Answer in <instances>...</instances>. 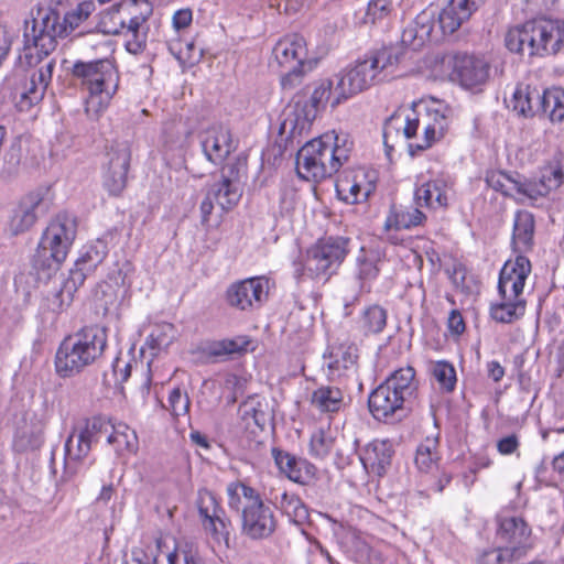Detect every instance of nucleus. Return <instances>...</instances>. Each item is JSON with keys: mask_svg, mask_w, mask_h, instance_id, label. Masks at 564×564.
Here are the masks:
<instances>
[{"mask_svg": "<svg viewBox=\"0 0 564 564\" xmlns=\"http://www.w3.org/2000/svg\"><path fill=\"white\" fill-rule=\"evenodd\" d=\"M107 425L102 419L94 417L70 433L65 442L64 468L67 477L77 474L90 453L91 444L98 441L102 430L107 431Z\"/></svg>", "mask_w": 564, "mask_h": 564, "instance_id": "9b49d317", "label": "nucleus"}, {"mask_svg": "<svg viewBox=\"0 0 564 564\" xmlns=\"http://www.w3.org/2000/svg\"><path fill=\"white\" fill-rule=\"evenodd\" d=\"M381 258L375 251L366 252L361 249V254L357 258V279L360 288L365 289L367 284L373 281L380 272Z\"/></svg>", "mask_w": 564, "mask_h": 564, "instance_id": "c03bdc74", "label": "nucleus"}, {"mask_svg": "<svg viewBox=\"0 0 564 564\" xmlns=\"http://www.w3.org/2000/svg\"><path fill=\"white\" fill-rule=\"evenodd\" d=\"M421 206H403L392 204L383 224V230H409L422 226L426 221V215L420 209Z\"/></svg>", "mask_w": 564, "mask_h": 564, "instance_id": "cd10ccee", "label": "nucleus"}, {"mask_svg": "<svg viewBox=\"0 0 564 564\" xmlns=\"http://www.w3.org/2000/svg\"><path fill=\"white\" fill-rule=\"evenodd\" d=\"M564 181V173L560 164H551L542 170L539 182L522 181L518 178L514 196L524 202L525 199L535 200L539 197L546 196L552 189L557 188Z\"/></svg>", "mask_w": 564, "mask_h": 564, "instance_id": "4be33fe9", "label": "nucleus"}, {"mask_svg": "<svg viewBox=\"0 0 564 564\" xmlns=\"http://www.w3.org/2000/svg\"><path fill=\"white\" fill-rule=\"evenodd\" d=\"M147 0H123L102 12L98 26L104 34H120L129 23L138 25L151 14Z\"/></svg>", "mask_w": 564, "mask_h": 564, "instance_id": "ddd939ff", "label": "nucleus"}, {"mask_svg": "<svg viewBox=\"0 0 564 564\" xmlns=\"http://www.w3.org/2000/svg\"><path fill=\"white\" fill-rule=\"evenodd\" d=\"M392 454L389 441L375 440L364 448L360 460L367 471L381 476L391 464Z\"/></svg>", "mask_w": 564, "mask_h": 564, "instance_id": "2f4dec72", "label": "nucleus"}, {"mask_svg": "<svg viewBox=\"0 0 564 564\" xmlns=\"http://www.w3.org/2000/svg\"><path fill=\"white\" fill-rule=\"evenodd\" d=\"M176 329L171 323L158 324L147 338V345L152 350L166 349L175 339Z\"/></svg>", "mask_w": 564, "mask_h": 564, "instance_id": "09e8293b", "label": "nucleus"}, {"mask_svg": "<svg viewBox=\"0 0 564 564\" xmlns=\"http://www.w3.org/2000/svg\"><path fill=\"white\" fill-rule=\"evenodd\" d=\"M437 438H426L416 449L415 465L420 473L427 476H437L438 474V454L436 452Z\"/></svg>", "mask_w": 564, "mask_h": 564, "instance_id": "79ce46f5", "label": "nucleus"}, {"mask_svg": "<svg viewBox=\"0 0 564 564\" xmlns=\"http://www.w3.org/2000/svg\"><path fill=\"white\" fill-rule=\"evenodd\" d=\"M95 10L93 1H83L62 18L56 10L41 9L33 20L31 33H24V57L30 66L47 57L57 45L58 37L72 34Z\"/></svg>", "mask_w": 564, "mask_h": 564, "instance_id": "f03ea898", "label": "nucleus"}, {"mask_svg": "<svg viewBox=\"0 0 564 564\" xmlns=\"http://www.w3.org/2000/svg\"><path fill=\"white\" fill-rule=\"evenodd\" d=\"M239 410L241 419L248 427L253 424L257 427L263 429L270 420L268 402L259 395L249 397L242 402Z\"/></svg>", "mask_w": 564, "mask_h": 564, "instance_id": "ea45409f", "label": "nucleus"}, {"mask_svg": "<svg viewBox=\"0 0 564 564\" xmlns=\"http://www.w3.org/2000/svg\"><path fill=\"white\" fill-rule=\"evenodd\" d=\"M530 272L531 263L523 256H517L513 261H507L500 271L498 282L500 296L522 297L523 288Z\"/></svg>", "mask_w": 564, "mask_h": 564, "instance_id": "b1692460", "label": "nucleus"}, {"mask_svg": "<svg viewBox=\"0 0 564 564\" xmlns=\"http://www.w3.org/2000/svg\"><path fill=\"white\" fill-rule=\"evenodd\" d=\"M107 347V330L89 325L66 337L55 355V370L62 378L73 377L98 360Z\"/></svg>", "mask_w": 564, "mask_h": 564, "instance_id": "39448f33", "label": "nucleus"}, {"mask_svg": "<svg viewBox=\"0 0 564 564\" xmlns=\"http://www.w3.org/2000/svg\"><path fill=\"white\" fill-rule=\"evenodd\" d=\"M414 369L412 367L401 368L394 371L383 383L389 384L392 391L398 392L402 399L410 398L414 390Z\"/></svg>", "mask_w": 564, "mask_h": 564, "instance_id": "a18cd8bd", "label": "nucleus"}, {"mask_svg": "<svg viewBox=\"0 0 564 564\" xmlns=\"http://www.w3.org/2000/svg\"><path fill=\"white\" fill-rule=\"evenodd\" d=\"M170 51L176 56L178 59H192L195 56V45L192 41H172L170 43Z\"/></svg>", "mask_w": 564, "mask_h": 564, "instance_id": "680f3d73", "label": "nucleus"}, {"mask_svg": "<svg viewBox=\"0 0 564 564\" xmlns=\"http://www.w3.org/2000/svg\"><path fill=\"white\" fill-rule=\"evenodd\" d=\"M246 170V162L236 159L223 167L221 180L212 185L208 194L223 210H229L236 206L241 197L239 177Z\"/></svg>", "mask_w": 564, "mask_h": 564, "instance_id": "f3484780", "label": "nucleus"}, {"mask_svg": "<svg viewBox=\"0 0 564 564\" xmlns=\"http://www.w3.org/2000/svg\"><path fill=\"white\" fill-rule=\"evenodd\" d=\"M204 531L217 543L229 547L231 521L217 501L215 495L206 489L198 491L196 500Z\"/></svg>", "mask_w": 564, "mask_h": 564, "instance_id": "4468645a", "label": "nucleus"}, {"mask_svg": "<svg viewBox=\"0 0 564 564\" xmlns=\"http://www.w3.org/2000/svg\"><path fill=\"white\" fill-rule=\"evenodd\" d=\"M35 89H37L35 76H31L30 87L21 93V100H20L21 109H23L25 107L29 108L40 101V100H33V93L35 91Z\"/></svg>", "mask_w": 564, "mask_h": 564, "instance_id": "338daca9", "label": "nucleus"}, {"mask_svg": "<svg viewBox=\"0 0 564 564\" xmlns=\"http://www.w3.org/2000/svg\"><path fill=\"white\" fill-rule=\"evenodd\" d=\"M224 344L226 346L227 355H231L246 350L249 345V340L245 337H238L235 339H224Z\"/></svg>", "mask_w": 564, "mask_h": 564, "instance_id": "774afa93", "label": "nucleus"}, {"mask_svg": "<svg viewBox=\"0 0 564 564\" xmlns=\"http://www.w3.org/2000/svg\"><path fill=\"white\" fill-rule=\"evenodd\" d=\"M193 20V13L191 9H180L173 15V26L176 30L185 29L189 26Z\"/></svg>", "mask_w": 564, "mask_h": 564, "instance_id": "69168bd1", "label": "nucleus"}, {"mask_svg": "<svg viewBox=\"0 0 564 564\" xmlns=\"http://www.w3.org/2000/svg\"><path fill=\"white\" fill-rule=\"evenodd\" d=\"M432 373L440 384V388L446 392H451L456 386V371L447 361H437L433 365Z\"/></svg>", "mask_w": 564, "mask_h": 564, "instance_id": "864d4df0", "label": "nucleus"}, {"mask_svg": "<svg viewBox=\"0 0 564 564\" xmlns=\"http://www.w3.org/2000/svg\"><path fill=\"white\" fill-rule=\"evenodd\" d=\"M337 84L334 86L330 79H322L317 83L311 97V104L301 106L297 104L288 113L284 122H310L317 112V109L329 102L332 108H336L347 98H338Z\"/></svg>", "mask_w": 564, "mask_h": 564, "instance_id": "6ab92c4d", "label": "nucleus"}, {"mask_svg": "<svg viewBox=\"0 0 564 564\" xmlns=\"http://www.w3.org/2000/svg\"><path fill=\"white\" fill-rule=\"evenodd\" d=\"M509 51L533 55L556 54L564 46V21L539 18L511 28L506 34Z\"/></svg>", "mask_w": 564, "mask_h": 564, "instance_id": "0eeeda50", "label": "nucleus"}, {"mask_svg": "<svg viewBox=\"0 0 564 564\" xmlns=\"http://www.w3.org/2000/svg\"><path fill=\"white\" fill-rule=\"evenodd\" d=\"M91 271H86L85 265L75 262V267L69 271L68 278L64 281L61 290L53 296L51 305L54 311L62 312L67 308L74 294L82 286Z\"/></svg>", "mask_w": 564, "mask_h": 564, "instance_id": "473e14b6", "label": "nucleus"}, {"mask_svg": "<svg viewBox=\"0 0 564 564\" xmlns=\"http://www.w3.org/2000/svg\"><path fill=\"white\" fill-rule=\"evenodd\" d=\"M147 31L148 28L145 26V22H140L138 25L129 23L120 33L124 36V46L129 53L138 55L145 50Z\"/></svg>", "mask_w": 564, "mask_h": 564, "instance_id": "49530a36", "label": "nucleus"}, {"mask_svg": "<svg viewBox=\"0 0 564 564\" xmlns=\"http://www.w3.org/2000/svg\"><path fill=\"white\" fill-rule=\"evenodd\" d=\"M108 443L116 446V451L134 452L137 449V435L126 424L112 426V433L108 436Z\"/></svg>", "mask_w": 564, "mask_h": 564, "instance_id": "3c124183", "label": "nucleus"}, {"mask_svg": "<svg viewBox=\"0 0 564 564\" xmlns=\"http://www.w3.org/2000/svg\"><path fill=\"white\" fill-rule=\"evenodd\" d=\"M202 149L206 159L215 165L223 164L236 150V143L229 128L215 124L202 133Z\"/></svg>", "mask_w": 564, "mask_h": 564, "instance_id": "412c9836", "label": "nucleus"}, {"mask_svg": "<svg viewBox=\"0 0 564 564\" xmlns=\"http://www.w3.org/2000/svg\"><path fill=\"white\" fill-rule=\"evenodd\" d=\"M500 303L491 306V316L499 323H512L524 315L527 302L519 296H500Z\"/></svg>", "mask_w": 564, "mask_h": 564, "instance_id": "a19ab883", "label": "nucleus"}, {"mask_svg": "<svg viewBox=\"0 0 564 564\" xmlns=\"http://www.w3.org/2000/svg\"><path fill=\"white\" fill-rule=\"evenodd\" d=\"M519 447V441L516 435H508L497 443L498 452L501 455H510L513 454Z\"/></svg>", "mask_w": 564, "mask_h": 564, "instance_id": "0e129e2a", "label": "nucleus"}, {"mask_svg": "<svg viewBox=\"0 0 564 564\" xmlns=\"http://www.w3.org/2000/svg\"><path fill=\"white\" fill-rule=\"evenodd\" d=\"M551 121L564 119V89L553 87L541 93V110Z\"/></svg>", "mask_w": 564, "mask_h": 564, "instance_id": "37998d69", "label": "nucleus"}, {"mask_svg": "<svg viewBox=\"0 0 564 564\" xmlns=\"http://www.w3.org/2000/svg\"><path fill=\"white\" fill-rule=\"evenodd\" d=\"M228 506L241 513V531L251 540H264L276 530L278 520L272 508L264 503L252 487L235 481L227 486Z\"/></svg>", "mask_w": 564, "mask_h": 564, "instance_id": "423d86ee", "label": "nucleus"}, {"mask_svg": "<svg viewBox=\"0 0 564 564\" xmlns=\"http://www.w3.org/2000/svg\"><path fill=\"white\" fill-rule=\"evenodd\" d=\"M405 52L401 46L381 47L367 53L373 67L377 68L380 80L391 75L403 61Z\"/></svg>", "mask_w": 564, "mask_h": 564, "instance_id": "c9c22d12", "label": "nucleus"}, {"mask_svg": "<svg viewBox=\"0 0 564 564\" xmlns=\"http://www.w3.org/2000/svg\"><path fill=\"white\" fill-rule=\"evenodd\" d=\"M347 254V240L328 238L311 247L303 261L294 262L297 279L307 275L311 279L327 280L337 271Z\"/></svg>", "mask_w": 564, "mask_h": 564, "instance_id": "9d476101", "label": "nucleus"}, {"mask_svg": "<svg viewBox=\"0 0 564 564\" xmlns=\"http://www.w3.org/2000/svg\"><path fill=\"white\" fill-rule=\"evenodd\" d=\"M486 0H449L437 12L429 7L422 10L403 30L401 42L412 50H419L427 41H438L441 36L455 33Z\"/></svg>", "mask_w": 564, "mask_h": 564, "instance_id": "7ed1b4c3", "label": "nucleus"}, {"mask_svg": "<svg viewBox=\"0 0 564 564\" xmlns=\"http://www.w3.org/2000/svg\"><path fill=\"white\" fill-rule=\"evenodd\" d=\"M488 185L495 191L501 192L506 196H514L518 185V178L505 172H491L486 178Z\"/></svg>", "mask_w": 564, "mask_h": 564, "instance_id": "6e6d98bb", "label": "nucleus"}, {"mask_svg": "<svg viewBox=\"0 0 564 564\" xmlns=\"http://www.w3.org/2000/svg\"><path fill=\"white\" fill-rule=\"evenodd\" d=\"M448 184L443 178L430 180L416 187L414 203L430 209L445 208L448 205Z\"/></svg>", "mask_w": 564, "mask_h": 564, "instance_id": "c756f323", "label": "nucleus"}, {"mask_svg": "<svg viewBox=\"0 0 564 564\" xmlns=\"http://www.w3.org/2000/svg\"><path fill=\"white\" fill-rule=\"evenodd\" d=\"M269 291L268 278L253 276L232 283L227 290V301L241 311L259 308L268 300Z\"/></svg>", "mask_w": 564, "mask_h": 564, "instance_id": "dca6fc26", "label": "nucleus"}, {"mask_svg": "<svg viewBox=\"0 0 564 564\" xmlns=\"http://www.w3.org/2000/svg\"><path fill=\"white\" fill-rule=\"evenodd\" d=\"M48 191L39 188L26 194L13 210L10 218V230L13 235L29 230L37 217L47 213L50 208Z\"/></svg>", "mask_w": 564, "mask_h": 564, "instance_id": "a211bd4d", "label": "nucleus"}, {"mask_svg": "<svg viewBox=\"0 0 564 564\" xmlns=\"http://www.w3.org/2000/svg\"><path fill=\"white\" fill-rule=\"evenodd\" d=\"M452 109L443 101L431 99L414 109H402L391 115L383 128V143L393 149L401 140L409 141V151H424L441 140L447 130Z\"/></svg>", "mask_w": 564, "mask_h": 564, "instance_id": "f257e3e1", "label": "nucleus"}, {"mask_svg": "<svg viewBox=\"0 0 564 564\" xmlns=\"http://www.w3.org/2000/svg\"><path fill=\"white\" fill-rule=\"evenodd\" d=\"M359 323L366 335L379 334L387 325V312L379 305L369 306L364 311Z\"/></svg>", "mask_w": 564, "mask_h": 564, "instance_id": "de8ad7c7", "label": "nucleus"}, {"mask_svg": "<svg viewBox=\"0 0 564 564\" xmlns=\"http://www.w3.org/2000/svg\"><path fill=\"white\" fill-rule=\"evenodd\" d=\"M518 558L512 550L499 546L484 551L478 557V564H512Z\"/></svg>", "mask_w": 564, "mask_h": 564, "instance_id": "4d7b16f0", "label": "nucleus"}, {"mask_svg": "<svg viewBox=\"0 0 564 564\" xmlns=\"http://www.w3.org/2000/svg\"><path fill=\"white\" fill-rule=\"evenodd\" d=\"M394 11L392 0H369L364 17L366 24H381L390 19Z\"/></svg>", "mask_w": 564, "mask_h": 564, "instance_id": "8fccbe9b", "label": "nucleus"}, {"mask_svg": "<svg viewBox=\"0 0 564 564\" xmlns=\"http://www.w3.org/2000/svg\"><path fill=\"white\" fill-rule=\"evenodd\" d=\"M184 541L170 547L167 539L163 536L147 538L140 542V545L132 550L131 561L135 564H177L181 556L180 545Z\"/></svg>", "mask_w": 564, "mask_h": 564, "instance_id": "aec40b11", "label": "nucleus"}, {"mask_svg": "<svg viewBox=\"0 0 564 564\" xmlns=\"http://www.w3.org/2000/svg\"><path fill=\"white\" fill-rule=\"evenodd\" d=\"M365 177V172L358 171L352 180L348 176L339 178L336 184L337 193L344 195L343 199L350 204L365 202L375 191V184L372 182H364Z\"/></svg>", "mask_w": 564, "mask_h": 564, "instance_id": "f704fd0d", "label": "nucleus"}, {"mask_svg": "<svg viewBox=\"0 0 564 564\" xmlns=\"http://www.w3.org/2000/svg\"><path fill=\"white\" fill-rule=\"evenodd\" d=\"M54 67L55 61L48 59L32 74V76H35V82L37 84V89L33 93V100H41L43 98L44 93L52 80Z\"/></svg>", "mask_w": 564, "mask_h": 564, "instance_id": "bf43d9fd", "label": "nucleus"}, {"mask_svg": "<svg viewBox=\"0 0 564 564\" xmlns=\"http://www.w3.org/2000/svg\"><path fill=\"white\" fill-rule=\"evenodd\" d=\"M498 539L506 545L505 547L512 550L516 555L521 557L525 550L530 546L529 540L531 529L528 523L518 517L499 518Z\"/></svg>", "mask_w": 564, "mask_h": 564, "instance_id": "393cba45", "label": "nucleus"}, {"mask_svg": "<svg viewBox=\"0 0 564 564\" xmlns=\"http://www.w3.org/2000/svg\"><path fill=\"white\" fill-rule=\"evenodd\" d=\"M336 78V94L338 98H347V100L381 82L377 68L373 67L367 54L339 72Z\"/></svg>", "mask_w": 564, "mask_h": 564, "instance_id": "2eb2a0df", "label": "nucleus"}, {"mask_svg": "<svg viewBox=\"0 0 564 564\" xmlns=\"http://www.w3.org/2000/svg\"><path fill=\"white\" fill-rule=\"evenodd\" d=\"M271 502L295 524H303L308 520V510L301 498L292 492L271 491Z\"/></svg>", "mask_w": 564, "mask_h": 564, "instance_id": "72a5a7b5", "label": "nucleus"}, {"mask_svg": "<svg viewBox=\"0 0 564 564\" xmlns=\"http://www.w3.org/2000/svg\"><path fill=\"white\" fill-rule=\"evenodd\" d=\"M107 254V247L104 242L97 241L86 248V251L76 261L85 265L86 271L94 272L96 268L104 261Z\"/></svg>", "mask_w": 564, "mask_h": 564, "instance_id": "5fc2aeb1", "label": "nucleus"}, {"mask_svg": "<svg viewBox=\"0 0 564 564\" xmlns=\"http://www.w3.org/2000/svg\"><path fill=\"white\" fill-rule=\"evenodd\" d=\"M72 76L88 91L86 111L98 116L110 104L119 86L118 70L109 58L77 61L70 69Z\"/></svg>", "mask_w": 564, "mask_h": 564, "instance_id": "6e6552de", "label": "nucleus"}, {"mask_svg": "<svg viewBox=\"0 0 564 564\" xmlns=\"http://www.w3.org/2000/svg\"><path fill=\"white\" fill-rule=\"evenodd\" d=\"M310 402L321 413H337L345 406V395L338 387L321 386L313 391Z\"/></svg>", "mask_w": 564, "mask_h": 564, "instance_id": "e433bc0d", "label": "nucleus"}, {"mask_svg": "<svg viewBox=\"0 0 564 564\" xmlns=\"http://www.w3.org/2000/svg\"><path fill=\"white\" fill-rule=\"evenodd\" d=\"M131 148L127 140H113L105 148L102 184L110 195L118 196L127 186Z\"/></svg>", "mask_w": 564, "mask_h": 564, "instance_id": "f8f14e48", "label": "nucleus"}, {"mask_svg": "<svg viewBox=\"0 0 564 564\" xmlns=\"http://www.w3.org/2000/svg\"><path fill=\"white\" fill-rule=\"evenodd\" d=\"M328 376L332 379L347 376L357 369L358 348L350 341H343L329 346L324 356Z\"/></svg>", "mask_w": 564, "mask_h": 564, "instance_id": "a878e982", "label": "nucleus"}, {"mask_svg": "<svg viewBox=\"0 0 564 564\" xmlns=\"http://www.w3.org/2000/svg\"><path fill=\"white\" fill-rule=\"evenodd\" d=\"M191 400L187 392L180 387L171 390L167 399V409L173 416H181L188 413Z\"/></svg>", "mask_w": 564, "mask_h": 564, "instance_id": "13d9d810", "label": "nucleus"}, {"mask_svg": "<svg viewBox=\"0 0 564 564\" xmlns=\"http://www.w3.org/2000/svg\"><path fill=\"white\" fill-rule=\"evenodd\" d=\"M534 218L527 210L518 212L514 217L512 243L516 251L525 252L533 246Z\"/></svg>", "mask_w": 564, "mask_h": 564, "instance_id": "58836bf2", "label": "nucleus"}, {"mask_svg": "<svg viewBox=\"0 0 564 564\" xmlns=\"http://www.w3.org/2000/svg\"><path fill=\"white\" fill-rule=\"evenodd\" d=\"M289 72L282 76L281 85L283 89H293L302 83L303 70L302 66L288 67Z\"/></svg>", "mask_w": 564, "mask_h": 564, "instance_id": "e2e57ef3", "label": "nucleus"}, {"mask_svg": "<svg viewBox=\"0 0 564 564\" xmlns=\"http://www.w3.org/2000/svg\"><path fill=\"white\" fill-rule=\"evenodd\" d=\"M452 68L454 79L466 88H473L487 82L490 66L484 58L457 54L452 59Z\"/></svg>", "mask_w": 564, "mask_h": 564, "instance_id": "5701e85b", "label": "nucleus"}, {"mask_svg": "<svg viewBox=\"0 0 564 564\" xmlns=\"http://www.w3.org/2000/svg\"><path fill=\"white\" fill-rule=\"evenodd\" d=\"M76 232L75 217L67 213L56 215L41 237L33 256V268L47 278L57 271L70 250Z\"/></svg>", "mask_w": 564, "mask_h": 564, "instance_id": "1a4fd4ad", "label": "nucleus"}, {"mask_svg": "<svg viewBox=\"0 0 564 564\" xmlns=\"http://www.w3.org/2000/svg\"><path fill=\"white\" fill-rule=\"evenodd\" d=\"M335 437L330 430L319 429L311 436V454L318 458L326 457L333 449Z\"/></svg>", "mask_w": 564, "mask_h": 564, "instance_id": "603ef678", "label": "nucleus"}, {"mask_svg": "<svg viewBox=\"0 0 564 564\" xmlns=\"http://www.w3.org/2000/svg\"><path fill=\"white\" fill-rule=\"evenodd\" d=\"M272 54L281 67L303 66L307 55L305 40L297 34L285 36L278 41Z\"/></svg>", "mask_w": 564, "mask_h": 564, "instance_id": "bb28decb", "label": "nucleus"}, {"mask_svg": "<svg viewBox=\"0 0 564 564\" xmlns=\"http://www.w3.org/2000/svg\"><path fill=\"white\" fill-rule=\"evenodd\" d=\"M272 455L279 470L290 480L297 484L305 482L306 477L311 474L312 465L276 448L272 449Z\"/></svg>", "mask_w": 564, "mask_h": 564, "instance_id": "4c0bfd02", "label": "nucleus"}, {"mask_svg": "<svg viewBox=\"0 0 564 564\" xmlns=\"http://www.w3.org/2000/svg\"><path fill=\"white\" fill-rule=\"evenodd\" d=\"M21 162V145L18 142L11 143L2 158L1 171L10 176L14 174Z\"/></svg>", "mask_w": 564, "mask_h": 564, "instance_id": "052dcab7", "label": "nucleus"}, {"mask_svg": "<svg viewBox=\"0 0 564 564\" xmlns=\"http://www.w3.org/2000/svg\"><path fill=\"white\" fill-rule=\"evenodd\" d=\"M404 401L389 384L381 383L370 393L368 405L373 417L383 420L402 409Z\"/></svg>", "mask_w": 564, "mask_h": 564, "instance_id": "7c9ffc66", "label": "nucleus"}, {"mask_svg": "<svg viewBox=\"0 0 564 564\" xmlns=\"http://www.w3.org/2000/svg\"><path fill=\"white\" fill-rule=\"evenodd\" d=\"M507 106L519 117H533L541 110V91L534 86L519 84Z\"/></svg>", "mask_w": 564, "mask_h": 564, "instance_id": "c85d7f7f", "label": "nucleus"}, {"mask_svg": "<svg viewBox=\"0 0 564 564\" xmlns=\"http://www.w3.org/2000/svg\"><path fill=\"white\" fill-rule=\"evenodd\" d=\"M351 143L345 135L329 131L306 142L296 155V172L305 181L321 182L333 176L345 164Z\"/></svg>", "mask_w": 564, "mask_h": 564, "instance_id": "20e7f679", "label": "nucleus"}]
</instances>
